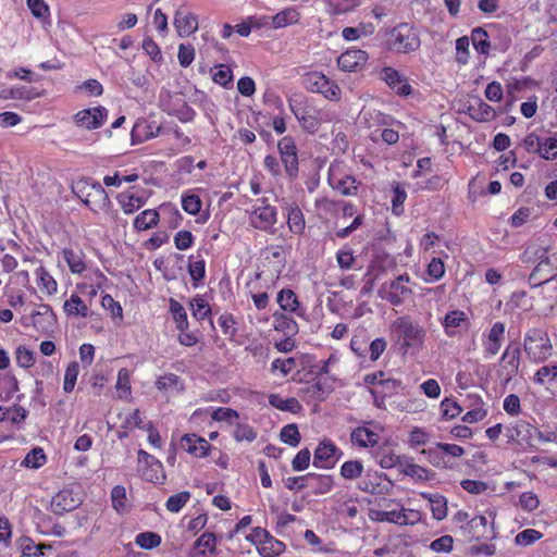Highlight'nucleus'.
I'll return each mask as SVG.
<instances>
[{
    "instance_id": "obj_1",
    "label": "nucleus",
    "mask_w": 557,
    "mask_h": 557,
    "mask_svg": "<svg viewBox=\"0 0 557 557\" xmlns=\"http://www.w3.org/2000/svg\"><path fill=\"white\" fill-rule=\"evenodd\" d=\"M523 350L533 363L546 361L553 352V345L546 331L539 327L529 329L523 338Z\"/></svg>"
},
{
    "instance_id": "obj_2",
    "label": "nucleus",
    "mask_w": 557,
    "mask_h": 557,
    "mask_svg": "<svg viewBox=\"0 0 557 557\" xmlns=\"http://www.w3.org/2000/svg\"><path fill=\"white\" fill-rule=\"evenodd\" d=\"M302 86L310 92L320 94L330 101H339L342 90L336 82L320 71L307 72L301 76Z\"/></svg>"
},
{
    "instance_id": "obj_3",
    "label": "nucleus",
    "mask_w": 557,
    "mask_h": 557,
    "mask_svg": "<svg viewBox=\"0 0 557 557\" xmlns=\"http://www.w3.org/2000/svg\"><path fill=\"white\" fill-rule=\"evenodd\" d=\"M363 119L369 127H382L381 138L387 145L396 144L399 140V131L405 127L400 121L377 110L363 112Z\"/></svg>"
},
{
    "instance_id": "obj_4",
    "label": "nucleus",
    "mask_w": 557,
    "mask_h": 557,
    "mask_svg": "<svg viewBox=\"0 0 557 557\" xmlns=\"http://www.w3.org/2000/svg\"><path fill=\"white\" fill-rule=\"evenodd\" d=\"M276 222V207L271 206L265 198L257 199L249 212V224L256 230L274 234Z\"/></svg>"
},
{
    "instance_id": "obj_5",
    "label": "nucleus",
    "mask_w": 557,
    "mask_h": 557,
    "mask_svg": "<svg viewBox=\"0 0 557 557\" xmlns=\"http://www.w3.org/2000/svg\"><path fill=\"white\" fill-rule=\"evenodd\" d=\"M539 262L529 276L531 286L536 287L555 278L557 271V256L548 255L547 249L539 248L533 251Z\"/></svg>"
},
{
    "instance_id": "obj_6",
    "label": "nucleus",
    "mask_w": 557,
    "mask_h": 557,
    "mask_svg": "<svg viewBox=\"0 0 557 557\" xmlns=\"http://www.w3.org/2000/svg\"><path fill=\"white\" fill-rule=\"evenodd\" d=\"M327 182L334 190L343 196L357 194L359 183L341 161L331 163L327 171Z\"/></svg>"
},
{
    "instance_id": "obj_7",
    "label": "nucleus",
    "mask_w": 557,
    "mask_h": 557,
    "mask_svg": "<svg viewBox=\"0 0 557 557\" xmlns=\"http://www.w3.org/2000/svg\"><path fill=\"white\" fill-rule=\"evenodd\" d=\"M506 334V325L504 322L496 321L490 327L483 331L481 335V345L485 359L495 357L504 342Z\"/></svg>"
},
{
    "instance_id": "obj_8",
    "label": "nucleus",
    "mask_w": 557,
    "mask_h": 557,
    "mask_svg": "<svg viewBox=\"0 0 557 557\" xmlns=\"http://www.w3.org/2000/svg\"><path fill=\"white\" fill-rule=\"evenodd\" d=\"M410 276L408 274H400L389 283L381 286L380 295L393 306H400L404 299L411 295L412 290L408 286Z\"/></svg>"
},
{
    "instance_id": "obj_9",
    "label": "nucleus",
    "mask_w": 557,
    "mask_h": 557,
    "mask_svg": "<svg viewBox=\"0 0 557 557\" xmlns=\"http://www.w3.org/2000/svg\"><path fill=\"white\" fill-rule=\"evenodd\" d=\"M30 325L39 333L50 335L57 327V315L48 304L36 305L29 315Z\"/></svg>"
},
{
    "instance_id": "obj_10",
    "label": "nucleus",
    "mask_w": 557,
    "mask_h": 557,
    "mask_svg": "<svg viewBox=\"0 0 557 557\" xmlns=\"http://www.w3.org/2000/svg\"><path fill=\"white\" fill-rule=\"evenodd\" d=\"M393 327L398 332L405 347L421 346L424 342L425 331L407 317L398 318Z\"/></svg>"
},
{
    "instance_id": "obj_11",
    "label": "nucleus",
    "mask_w": 557,
    "mask_h": 557,
    "mask_svg": "<svg viewBox=\"0 0 557 557\" xmlns=\"http://www.w3.org/2000/svg\"><path fill=\"white\" fill-rule=\"evenodd\" d=\"M508 441L515 442L521 446L533 447V441L536 434V428L529 421L518 419L510 422L506 428Z\"/></svg>"
},
{
    "instance_id": "obj_12",
    "label": "nucleus",
    "mask_w": 557,
    "mask_h": 557,
    "mask_svg": "<svg viewBox=\"0 0 557 557\" xmlns=\"http://www.w3.org/2000/svg\"><path fill=\"white\" fill-rule=\"evenodd\" d=\"M139 472L144 480L157 484L163 483L165 479L164 469L154 456L140 449L138 451Z\"/></svg>"
},
{
    "instance_id": "obj_13",
    "label": "nucleus",
    "mask_w": 557,
    "mask_h": 557,
    "mask_svg": "<svg viewBox=\"0 0 557 557\" xmlns=\"http://www.w3.org/2000/svg\"><path fill=\"white\" fill-rule=\"evenodd\" d=\"M374 519L380 522H389L397 525H413L421 520V513L414 509H386L374 512Z\"/></svg>"
},
{
    "instance_id": "obj_14",
    "label": "nucleus",
    "mask_w": 557,
    "mask_h": 557,
    "mask_svg": "<svg viewBox=\"0 0 557 557\" xmlns=\"http://www.w3.org/2000/svg\"><path fill=\"white\" fill-rule=\"evenodd\" d=\"M107 119L108 110L102 106L83 109L73 115L75 125L88 131L101 127Z\"/></svg>"
},
{
    "instance_id": "obj_15",
    "label": "nucleus",
    "mask_w": 557,
    "mask_h": 557,
    "mask_svg": "<svg viewBox=\"0 0 557 557\" xmlns=\"http://www.w3.org/2000/svg\"><path fill=\"white\" fill-rule=\"evenodd\" d=\"M342 455L339 448L331 440H323L314 450L313 466L320 469H331Z\"/></svg>"
},
{
    "instance_id": "obj_16",
    "label": "nucleus",
    "mask_w": 557,
    "mask_h": 557,
    "mask_svg": "<svg viewBox=\"0 0 557 557\" xmlns=\"http://www.w3.org/2000/svg\"><path fill=\"white\" fill-rule=\"evenodd\" d=\"M393 48L398 52H411L420 47V39L413 27L401 24L394 29Z\"/></svg>"
},
{
    "instance_id": "obj_17",
    "label": "nucleus",
    "mask_w": 557,
    "mask_h": 557,
    "mask_svg": "<svg viewBox=\"0 0 557 557\" xmlns=\"http://www.w3.org/2000/svg\"><path fill=\"white\" fill-rule=\"evenodd\" d=\"M82 201L94 212L104 210L109 205V197L99 183L86 184L81 190Z\"/></svg>"
},
{
    "instance_id": "obj_18",
    "label": "nucleus",
    "mask_w": 557,
    "mask_h": 557,
    "mask_svg": "<svg viewBox=\"0 0 557 557\" xmlns=\"http://www.w3.org/2000/svg\"><path fill=\"white\" fill-rule=\"evenodd\" d=\"M173 24L177 35L182 38L196 33L199 26L198 16L188 9L187 4H182L176 9Z\"/></svg>"
},
{
    "instance_id": "obj_19",
    "label": "nucleus",
    "mask_w": 557,
    "mask_h": 557,
    "mask_svg": "<svg viewBox=\"0 0 557 557\" xmlns=\"http://www.w3.org/2000/svg\"><path fill=\"white\" fill-rule=\"evenodd\" d=\"M281 161L289 177H296L298 173V154L295 140L289 137H283L277 145Z\"/></svg>"
},
{
    "instance_id": "obj_20",
    "label": "nucleus",
    "mask_w": 557,
    "mask_h": 557,
    "mask_svg": "<svg viewBox=\"0 0 557 557\" xmlns=\"http://www.w3.org/2000/svg\"><path fill=\"white\" fill-rule=\"evenodd\" d=\"M288 106L304 129L310 133L318 131L319 120L308 110L302 97L289 98Z\"/></svg>"
},
{
    "instance_id": "obj_21",
    "label": "nucleus",
    "mask_w": 557,
    "mask_h": 557,
    "mask_svg": "<svg viewBox=\"0 0 557 557\" xmlns=\"http://www.w3.org/2000/svg\"><path fill=\"white\" fill-rule=\"evenodd\" d=\"M181 448L195 458H205L209 455L212 445L203 437L190 433L182 436Z\"/></svg>"
},
{
    "instance_id": "obj_22",
    "label": "nucleus",
    "mask_w": 557,
    "mask_h": 557,
    "mask_svg": "<svg viewBox=\"0 0 557 557\" xmlns=\"http://www.w3.org/2000/svg\"><path fill=\"white\" fill-rule=\"evenodd\" d=\"M380 78L399 96L406 97L412 92V88L406 77L393 67H383L380 73Z\"/></svg>"
},
{
    "instance_id": "obj_23",
    "label": "nucleus",
    "mask_w": 557,
    "mask_h": 557,
    "mask_svg": "<svg viewBox=\"0 0 557 557\" xmlns=\"http://www.w3.org/2000/svg\"><path fill=\"white\" fill-rule=\"evenodd\" d=\"M470 321L466 312L461 310L448 311L442 320V326L447 336L453 337L469 327Z\"/></svg>"
},
{
    "instance_id": "obj_24",
    "label": "nucleus",
    "mask_w": 557,
    "mask_h": 557,
    "mask_svg": "<svg viewBox=\"0 0 557 557\" xmlns=\"http://www.w3.org/2000/svg\"><path fill=\"white\" fill-rule=\"evenodd\" d=\"M41 92L35 87H28L25 85H11V86H2L0 89V100H23V101H32L36 98H39Z\"/></svg>"
},
{
    "instance_id": "obj_25",
    "label": "nucleus",
    "mask_w": 557,
    "mask_h": 557,
    "mask_svg": "<svg viewBox=\"0 0 557 557\" xmlns=\"http://www.w3.org/2000/svg\"><path fill=\"white\" fill-rule=\"evenodd\" d=\"M368 61V53L360 49H348L337 59L338 67L344 72H357L361 70Z\"/></svg>"
},
{
    "instance_id": "obj_26",
    "label": "nucleus",
    "mask_w": 557,
    "mask_h": 557,
    "mask_svg": "<svg viewBox=\"0 0 557 557\" xmlns=\"http://www.w3.org/2000/svg\"><path fill=\"white\" fill-rule=\"evenodd\" d=\"M79 505V499L74 496L71 490L64 488L58 492L51 499V510L55 515H63L75 509Z\"/></svg>"
},
{
    "instance_id": "obj_27",
    "label": "nucleus",
    "mask_w": 557,
    "mask_h": 557,
    "mask_svg": "<svg viewBox=\"0 0 557 557\" xmlns=\"http://www.w3.org/2000/svg\"><path fill=\"white\" fill-rule=\"evenodd\" d=\"M467 112L476 122H490L496 117L495 109L479 97L469 103Z\"/></svg>"
},
{
    "instance_id": "obj_28",
    "label": "nucleus",
    "mask_w": 557,
    "mask_h": 557,
    "mask_svg": "<svg viewBox=\"0 0 557 557\" xmlns=\"http://www.w3.org/2000/svg\"><path fill=\"white\" fill-rule=\"evenodd\" d=\"M116 200L125 214H133L147 203L148 197L126 190L121 193Z\"/></svg>"
},
{
    "instance_id": "obj_29",
    "label": "nucleus",
    "mask_w": 557,
    "mask_h": 557,
    "mask_svg": "<svg viewBox=\"0 0 557 557\" xmlns=\"http://www.w3.org/2000/svg\"><path fill=\"white\" fill-rule=\"evenodd\" d=\"M300 479H306V486H310L315 495L326 494L334 486L333 478L329 474L308 473L305 476H300ZM302 487H305L304 484L299 485V488Z\"/></svg>"
},
{
    "instance_id": "obj_30",
    "label": "nucleus",
    "mask_w": 557,
    "mask_h": 557,
    "mask_svg": "<svg viewBox=\"0 0 557 557\" xmlns=\"http://www.w3.org/2000/svg\"><path fill=\"white\" fill-rule=\"evenodd\" d=\"M350 438L356 446L373 447L379 442V434L368 426H358L351 432Z\"/></svg>"
},
{
    "instance_id": "obj_31",
    "label": "nucleus",
    "mask_w": 557,
    "mask_h": 557,
    "mask_svg": "<svg viewBox=\"0 0 557 557\" xmlns=\"http://www.w3.org/2000/svg\"><path fill=\"white\" fill-rule=\"evenodd\" d=\"M159 221L160 214L156 209H146L135 216L133 226L137 232L148 231L157 226Z\"/></svg>"
},
{
    "instance_id": "obj_32",
    "label": "nucleus",
    "mask_w": 557,
    "mask_h": 557,
    "mask_svg": "<svg viewBox=\"0 0 557 557\" xmlns=\"http://www.w3.org/2000/svg\"><path fill=\"white\" fill-rule=\"evenodd\" d=\"M61 253L71 273L81 275L87 271L84 253L82 251L64 248Z\"/></svg>"
},
{
    "instance_id": "obj_33",
    "label": "nucleus",
    "mask_w": 557,
    "mask_h": 557,
    "mask_svg": "<svg viewBox=\"0 0 557 557\" xmlns=\"http://www.w3.org/2000/svg\"><path fill=\"white\" fill-rule=\"evenodd\" d=\"M63 311L67 317L87 318L89 314L88 306L77 294H72L64 301Z\"/></svg>"
},
{
    "instance_id": "obj_34",
    "label": "nucleus",
    "mask_w": 557,
    "mask_h": 557,
    "mask_svg": "<svg viewBox=\"0 0 557 557\" xmlns=\"http://www.w3.org/2000/svg\"><path fill=\"white\" fill-rule=\"evenodd\" d=\"M160 126L147 122L136 123L132 129L133 144L143 143L159 135Z\"/></svg>"
},
{
    "instance_id": "obj_35",
    "label": "nucleus",
    "mask_w": 557,
    "mask_h": 557,
    "mask_svg": "<svg viewBox=\"0 0 557 557\" xmlns=\"http://www.w3.org/2000/svg\"><path fill=\"white\" fill-rule=\"evenodd\" d=\"M35 275L37 285L42 293L49 296L57 294L58 283L45 267H38L35 271Z\"/></svg>"
},
{
    "instance_id": "obj_36",
    "label": "nucleus",
    "mask_w": 557,
    "mask_h": 557,
    "mask_svg": "<svg viewBox=\"0 0 557 557\" xmlns=\"http://www.w3.org/2000/svg\"><path fill=\"white\" fill-rule=\"evenodd\" d=\"M299 20H300L299 11L294 7H290V8H286L284 10L277 12L272 17V26L274 28H283V27H287V26L297 24L299 22Z\"/></svg>"
},
{
    "instance_id": "obj_37",
    "label": "nucleus",
    "mask_w": 557,
    "mask_h": 557,
    "mask_svg": "<svg viewBox=\"0 0 557 557\" xmlns=\"http://www.w3.org/2000/svg\"><path fill=\"white\" fill-rule=\"evenodd\" d=\"M287 226L290 233L295 235H300L305 231L306 221L304 213L295 205H290L287 208Z\"/></svg>"
},
{
    "instance_id": "obj_38",
    "label": "nucleus",
    "mask_w": 557,
    "mask_h": 557,
    "mask_svg": "<svg viewBox=\"0 0 557 557\" xmlns=\"http://www.w3.org/2000/svg\"><path fill=\"white\" fill-rule=\"evenodd\" d=\"M422 497L429 500L434 519L441 521L447 517V500L444 496L440 494L422 493Z\"/></svg>"
},
{
    "instance_id": "obj_39",
    "label": "nucleus",
    "mask_w": 557,
    "mask_h": 557,
    "mask_svg": "<svg viewBox=\"0 0 557 557\" xmlns=\"http://www.w3.org/2000/svg\"><path fill=\"white\" fill-rule=\"evenodd\" d=\"M269 404L281 411L297 413L301 410V405L295 397L283 398L278 394H271Z\"/></svg>"
},
{
    "instance_id": "obj_40",
    "label": "nucleus",
    "mask_w": 557,
    "mask_h": 557,
    "mask_svg": "<svg viewBox=\"0 0 557 557\" xmlns=\"http://www.w3.org/2000/svg\"><path fill=\"white\" fill-rule=\"evenodd\" d=\"M470 40L476 52L483 55L488 54L491 49V42L488 40V35L485 29H483L482 27H476L472 29Z\"/></svg>"
},
{
    "instance_id": "obj_41",
    "label": "nucleus",
    "mask_w": 557,
    "mask_h": 557,
    "mask_svg": "<svg viewBox=\"0 0 557 557\" xmlns=\"http://www.w3.org/2000/svg\"><path fill=\"white\" fill-rule=\"evenodd\" d=\"M520 355L521 349L519 345L513 346L509 344L504 350L500 360L506 362L507 367L510 369V374H516L518 372L520 366Z\"/></svg>"
},
{
    "instance_id": "obj_42",
    "label": "nucleus",
    "mask_w": 557,
    "mask_h": 557,
    "mask_svg": "<svg viewBox=\"0 0 557 557\" xmlns=\"http://www.w3.org/2000/svg\"><path fill=\"white\" fill-rule=\"evenodd\" d=\"M284 548L285 545L270 534L257 549L261 557H275L278 556Z\"/></svg>"
},
{
    "instance_id": "obj_43",
    "label": "nucleus",
    "mask_w": 557,
    "mask_h": 557,
    "mask_svg": "<svg viewBox=\"0 0 557 557\" xmlns=\"http://www.w3.org/2000/svg\"><path fill=\"white\" fill-rule=\"evenodd\" d=\"M170 312L176 324V329L181 332L188 330V319L185 308L174 298L170 299Z\"/></svg>"
},
{
    "instance_id": "obj_44",
    "label": "nucleus",
    "mask_w": 557,
    "mask_h": 557,
    "mask_svg": "<svg viewBox=\"0 0 557 557\" xmlns=\"http://www.w3.org/2000/svg\"><path fill=\"white\" fill-rule=\"evenodd\" d=\"M156 387L162 392H181L183 383L176 374L168 373L157 379Z\"/></svg>"
},
{
    "instance_id": "obj_45",
    "label": "nucleus",
    "mask_w": 557,
    "mask_h": 557,
    "mask_svg": "<svg viewBox=\"0 0 557 557\" xmlns=\"http://www.w3.org/2000/svg\"><path fill=\"white\" fill-rule=\"evenodd\" d=\"M276 301L281 309L287 312H296L299 307L298 298L292 289H282Z\"/></svg>"
},
{
    "instance_id": "obj_46",
    "label": "nucleus",
    "mask_w": 557,
    "mask_h": 557,
    "mask_svg": "<svg viewBox=\"0 0 557 557\" xmlns=\"http://www.w3.org/2000/svg\"><path fill=\"white\" fill-rule=\"evenodd\" d=\"M191 314L196 320H203L211 313L208 301L200 295H196L190 299Z\"/></svg>"
},
{
    "instance_id": "obj_47",
    "label": "nucleus",
    "mask_w": 557,
    "mask_h": 557,
    "mask_svg": "<svg viewBox=\"0 0 557 557\" xmlns=\"http://www.w3.org/2000/svg\"><path fill=\"white\" fill-rule=\"evenodd\" d=\"M115 389L117 397L121 399L127 398L131 395V375L127 369L123 368L119 370Z\"/></svg>"
},
{
    "instance_id": "obj_48",
    "label": "nucleus",
    "mask_w": 557,
    "mask_h": 557,
    "mask_svg": "<svg viewBox=\"0 0 557 557\" xmlns=\"http://www.w3.org/2000/svg\"><path fill=\"white\" fill-rule=\"evenodd\" d=\"M473 405L474 407L462 417V421L466 423H476L487 416V409L484 407V403L480 397L474 399Z\"/></svg>"
},
{
    "instance_id": "obj_49",
    "label": "nucleus",
    "mask_w": 557,
    "mask_h": 557,
    "mask_svg": "<svg viewBox=\"0 0 557 557\" xmlns=\"http://www.w3.org/2000/svg\"><path fill=\"white\" fill-rule=\"evenodd\" d=\"M445 274V265L442 259L433 258L426 268V277L424 281L426 283H434L440 281Z\"/></svg>"
},
{
    "instance_id": "obj_50",
    "label": "nucleus",
    "mask_w": 557,
    "mask_h": 557,
    "mask_svg": "<svg viewBox=\"0 0 557 557\" xmlns=\"http://www.w3.org/2000/svg\"><path fill=\"white\" fill-rule=\"evenodd\" d=\"M333 14L347 13L360 4V0H324Z\"/></svg>"
},
{
    "instance_id": "obj_51",
    "label": "nucleus",
    "mask_w": 557,
    "mask_h": 557,
    "mask_svg": "<svg viewBox=\"0 0 557 557\" xmlns=\"http://www.w3.org/2000/svg\"><path fill=\"white\" fill-rule=\"evenodd\" d=\"M553 381H557V366H543L533 376V382L537 385H545Z\"/></svg>"
},
{
    "instance_id": "obj_52",
    "label": "nucleus",
    "mask_w": 557,
    "mask_h": 557,
    "mask_svg": "<svg viewBox=\"0 0 557 557\" xmlns=\"http://www.w3.org/2000/svg\"><path fill=\"white\" fill-rule=\"evenodd\" d=\"M112 507L120 513L127 510L126 490L122 485H116L111 491Z\"/></svg>"
},
{
    "instance_id": "obj_53",
    "label": "nucleus",
    "mask_w": 557,
    "mask_h": 557,
    "mask_svg": "<svg viewBox=\"0 0 557 557\" xmlns=\"http://www.w3.org/2000/svg\"><path fill=\"white\" fill-rule=\"evenodd\" d=\"M47 461V457L44 453V449L42 448H34L32 449L24 458V460L22 461V465L25 466L26 468H32V469H39L40 467H42Z\"/></svg>"
},
{
    "instance_id": "obj_54",
    "label": "nucleus",
    "mask_w": 557,
    "mask_h": 557,
    "mask_svg": "<svg viewBox=\"0 0 557 557\" xmlns=\"http://www.w3.org/2000/svg\"><path fill=\"white\" fill-rule=\"evenodd\" d=\"M201 199L198 195L193 193H185L182 195V208L185 212L196 215L201 210Z\"/></svg>"
},
{
    "instance_id": "obj_55",
    "label": "nucleus",
    "mask_w": 557,
    "mask_h": 557,
    "mask_svg": "<svg viewBox=\"0 0 557 557\" xmlns=\"http://www.w3.org/2000/svg\"><path fill=\"white\" fill-rule=\"evenodd\" d=\"M135 543L144 549H152L161 544V536L154 532H141L136 535Z\"/></svg>"
},
{
    "instance_id": "obj_56",
    "label": "nucleus",
    "mask_w": 557,
    "mask_h": 557,
    "mask_svg": "<svg viewBox=\"0 0 557 557\" xmlns=\"http://www.w3.org/2000/svg\"><path fill=\"white\" fill-rule=\"evenodd\" d=\"M363 472V465L359 460L345 461L341 467V475L346 480H354Z\"/></svg>"
},
{
    "instance_id": "obj_57",
    "label": "nucleus",
    "mask_w": 557,
    "mask_h": 557,
    "mask_svg": "<svg viewBox=\"0 0 557 557\" xmlns=\"http://www.w3.org/2000/svg\"><path fill=\"white\" fill-rule=\"evenodd\" d=\"M274 329L276 331H283L287 334H294L297 332V323L292 318L283 313H274Z\"/></svg>"
},
{
    "instance_id": "obj_58",
    "label": "nucleus",
    "mask_w": 557,
    "mask_h": 557,
    "mask_svg": "<svg viewBox=\"0 0 557 557\" xmlns=\"http://www.w3.org/2000/svg\"><path fill=\"white\" fill-rule=\"evenodd\" d=\"M212 79L214 83L226 87L233 81V72L230 66L225 64H219L212 71Z\"/></svg>"
},
{
    "instance_id": "obj_59",
    "label": "nucleus",
    "mask_w": 557,
    "mask_h": 557,
    "mask_svg": "<svg viewBox=\"0 0 557 557\" xmlns=\"http://www.w3.org/2000/svg\"><path fill=\"white\" fill-rule=\"evenodd\" d=\"M79 374V366L77 362H71L64 372L63 391L71 393L76 384L77 376Z\"/></svg>"
},
{
    "instance_id": "obj_60",
    "label": "nucleus",
    "mask_w": 557,
    "mask_h": 557,
    "mask_svg": "<svg viewBox=\"0 0 557 557\" xmlns=\"http://www.w3.org/2000/svg\"><path fill=\"white\" fill-rule=\"evenodd\" d=\"M469 46L470 38L468 36H461L456 40V62L460 65H466L469 61Z\"/></svg>"
},
{
    "instance_id": "obj_61",
    "label": "nucleus",
    "mask_w": 557,
    "mask_h": 557,
    "mask_svg": "<svg viewBox=\"0 0 557 557\" xmlns=\"http://www.w3.org/2000/svg\"><path fill=\"white\" fill-rule=\"evenodd\" d=\"M216 536L212 532H205L195 542L196 548H202L211 555L216 554Z\"/></svg>"
},
{
    "instance_id": "obj_62",
    "label": "nucleus",
    "mask_w": 557,
    "mask_h": 557,
    "mask_svg": "<svg viewBox=\"0 0 557 557\" xmlns=\"http://www.w3.org/2000/svg\"><path fill=\"white\" fill-rule=\"evenodd\" d=\"M26 4L34 17L42 21L49 18L50 9L45 0H26Z\"/></svg>"
},
{
    "instance_id": "obj_63",
    "label": "nucleus",
    "mask_w": 557,
    "mask_h": 557,
    "mask_svg": "<svg viewBox=\"0 0 557 557\" xmlns=\"http://www.w3.org/2000/svg\"><path fill=\"white\" fill-rule=\"evenodd\" d=\"M539 154L545 160H555L557 158V138L547 137L542 139Z\"/></svg>"
},
{
    "instance_id": "obj_64",
    "label": "nucleus",
    "mask_w": 557,
    "mask_h": 557,
    "mask_svg": "<svg viewBox=\"0 0 557 557\" xmlns=\"http://www.w3.org/2000/svg\"><path fill=\"white\" fill-rule=\"evenodd\" d=\"M281 441L292 447H296L300 442V433L296 424H287L281 430Z\"/></svg>"
}]
</instances>
